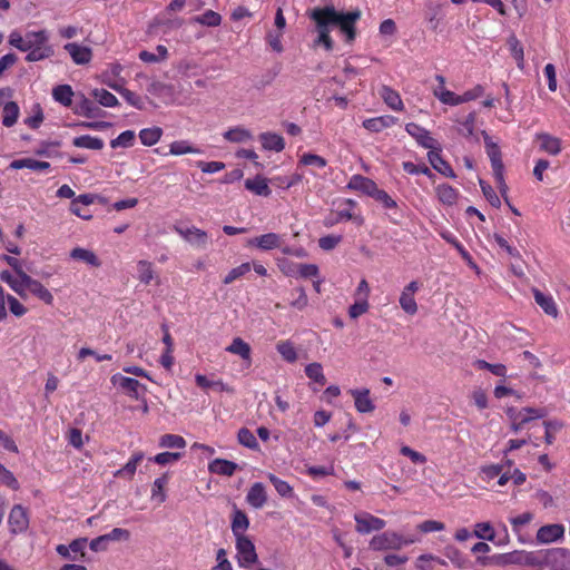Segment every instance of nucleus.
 <instances>
[{
	"instance_id": "50",
	"label": "nucleus",
	"mask_w": 570,
	"mask_h": 570,
	"mask_svg": "<svg viewBox=\"0 0 570 570\" xmlns=\"http://www.w3.org/2000/svg\"><path fill=\"white\" fill-rule=\"evenodd\" d=\"M305 374L309 380L318 383L320 385H325L326 383V377L323 373V366L321 363L314 362L307 364L305 366Z\"/></svg>"
},
{
	"instance_id": "16",
	"label": "nucleus",
	"mask_w": 570,
	"mask_h": 570,
	"mask_svg": "<svg viewBox=\"0 0 570 570\" xmlns=\"http://www.w3.org/2000/svg\"><path fill=\"white\" fill-rule=\"evenodd\" d=\"M63 49L70 55L76 65H88L92 59V50L77 42H69L63 46Z\"/></svg>"
},
{
	"instance_id": "38",
	"label": "nucleus",
	"mask_w": 570,
	"mask_h": 570,
	"mask_svg": "<svg viewBox=\"0 0 570 570\" xmlns=\"http://www.w3.org/2000/svg\"><path fill=\"white\" fill-rule=\"evenodd\" d=\"M200 149L188 140H176L169 145V155L181 156L187 154H200Z\"/></svg>"
},
{
	"instance_id": "4",
	"label": "nucleus",
	"mask_w": 570,
	"mask_h": 570,
	"mask_svg": "<svg viewBox=\"0 0 570 570\" xmlns=\"http://www.w3.org/2000/svg\"><path fill=\"white\" fill-rule=\"evenodd\" d=\"M414 542V539L404 538L396 531H384L371 538L368 548L373 551L400 550Z\"/></svg>"
},
{
	"instance_id": "3",
	"label": "nucleus",
	"mask_w": 570,
	"mask_h": 570,
	"mask_svg": "<svg viewBox=\"0 0 570 570\" xmlns=\"http://www.w3.org/2000/svg\"><path fill=\"white\" fill-rule=\"evenodd\" d=\"M0 279L22 298H27L28 293H30L46 305H53L55 297L52 293L40 281L32 278L27 273H21V279L18 283L13 279L11 272L2 271Z\"/></svg>"
},
{
	"instance_id": "22",
	"label": "nucleus",
	"mask_w": 570,
	"mask_h": 570,
	"mask_svg": "<svg viewBox=\"0 0 570 570\" xmlns=\"http://www.w3.org/2000/svg\"><path fill=\"white\" fill-rule=\"evenodd\" d=\"M397 119L393 116L385 115L374 118H368L363 121V127L371 132H380L385 128L395 125Z\"/></svg>"
},
{
	"instance_id": "18",
	"label": "nucleus",
	"mask_w": 570,
	"mask_h": 570,
	"mask_svg": "<svg viewBox=\"0 0 570 570\" xmlns=\"http://www.w3.org/2000/svg\"><path fill=\"white\" fill-rule=\"evenodd\" d=\"M482 134L484 137L487 154L490 158L491 166L493 169V175L500 176V171L503 170L500 148L495 142L492 141L491 137L485 131H483Z\"/></svg>"
},
{
	"instance_id": "12",
	"label": "nucleus",
	"mask_w": 570,
	"mask_h": 570,
	"mask_svg": "<svg viewBox=\"0 0 570 570\" xmlns=\"http://www.w3.org/2000/svg\"><path fill=\"white\" fill-rule=\"evenodd\" d=\"M110 381L114 385L120 387L134 399H138L140 394L146 392V387L139 381L132 377L124 376L120 373L114 374Z\"/></svg>"
},
{
	"instance_id": "33",
	"label": "nucleus",
	"mask_w": 570,
	"mask_h": 570,
	"mask_svg": "<svg viewBox=\"0 0 570 570\" xmlns=\"http://www.w3.org/2000/svg\"><path fill=\"white\" fill-rule=\"evenodd\" d=\"M245 187L247 190L258 196L268 197L272 193L271 188L268 187L267 179L262 176H256L253 179H246Z\"/></svg>"
},
{
	"instance_id": "29",
	"label": "nucleus",
	"mask_w": 570,
	"mask_h": 570,
	"mask_svg": "<svg viewBox=\"0 0 570 570\" xmlns=\"http://www.w3.org/2000/svg\"><path fill=\"white\" fill-rule=\"evenodd\" d=\"M237 468L236 463L225 459H215L208 464L209 472L225 476H232Z\"/></svg>"
},
{
	"instance_id": "6",
	"label": "nucleus",
	"mask_w": 570,
	"mask_h": 570,
	"mask_svg": "<svg viewBox=\"0 0 570 570\" xmlns=\"http://www.w3.org/2000/svg\"><path fill=\"white\" fill-rule=\"evenodd\" d=\"M235 541L237 564L240 568H250L258 561L254 542L249 537H239Z\"/></svg>"
},
{
	"instance_id": "10",
	"label": "nucleus",
	"mask_w": 570,
	"mask_h": 570,
	"mask_svg": "<svg viewBox=\"0 0 570 570\" xmlns=\"http://www.w3.org/2000/svg\"><path fill=\"white\" fill-rule=\"evenodd\" d=\"M8 525L12 534L26 532L29 528V515L27 509L21 504L13 505L9 512Z\"/></svg>"
},
{
	"instance_id": "17",
	"label": "nucleus",
	"mask_w": 570,
	"mask_h": 570,
	"mask_svg": "<svg viewBox=\"0 0 570 570\" xmlns=\"http://www.w3.org/2000/svg\"><path fill=\"white\" fill-rule=\"evenodd\" d=\"M406 132L412 136L419 145L424 148L433 149L436 141L431 137L430 132L417 124L409 122L405 126Z\"/></svg>"
},
{
	"instance_id": "48",
	"label": "nucleus",
	"mask_w": 570,
	"mask_h": 570,
	"mask_svg": "<svg viewBox=\"0 0 570 570\" xmlns=\"http://www.w3.org/2000/svg\"><path fill=\"white\" fill-rule=\"evenodd\" d=\"M436 195L439 200L445 205H453L458 199V191L446 184L436 187Z\"/></svg>"
},
{
	"instance_id": "58",
	"label": "nucleus",
	"mask_w": 570,
	"mask_h": 570,
	"mask_svg": "<svg viewBox=\"0 0 570 570\" xmlns=\"http://www.w3.org/2000/svg\"><path fill=\"white\" fill-rule=\"evenodd\" d=\"M474 535L479 539L493 541L495 533L490 522H479L474 525Z\"/></svg>"
},
{
	"instance_id": "23",
	"label": "nucleus",
	"mask_w": 570,
	"mask_h": 570,
	"mask_svg": "<svg viewBox=\"0 0 570 570\" xmlns=\"http://www.w3.org/2000/svg\"><path fill=\"white\" fill-rule=\"evenodd\" d=\"M223 137L229 142L246 144L253 140L254 135L249 129L243 126H235L226 130Z\"/></svg>"
},
{
	"instance_id": "20",
	"label": "nucleus",
	"mask_w": 570,
	"mask_h": 570,
	"mask_svg": "<svg viewBox=\"0 0 570 570\" xmlns=\"http://www.w3.org/2000/svg\"><path fill=\"white\" fill-rule=\"evenodd\" d=\"M346 187L351 190L361 191L370 197H372L377 189V185L374 180L362 175H353Z\"/></svg>"
},
{
	"instance_id": "28",
	"label": "nucleus",
	"mask_w": 570,
	"mask_h": 570,
	"mask_svg": "<svg viewBox=\"0 0 570 570\" xmlns=\"http://www.w3.org/2000/svg\"><path fill=\"white\" fill-rule=\"evenodd\" d=\"M248 527L249 520L247 515L243 511L235 508L232 519V532L235 539L239 537H247L245 532L248 529Z\"/></svg>"
},
{
	"instance_id": "57",
	"label": "nucleus",
	"mask_w": 570,
	"mask_h": 570,
	"mask_svg": "<svg viewBox=\"0 0 570 570\" xmlns=\"http://www.w3.org/2000/svg\"><path fill=\"white\" fill-rule=\"evenodd\" d=\"M533 518L534 515L532 512H523L519 515L511 517L509 521L511 523L513 532L520 533L521 530L533 520Z\"/></svg>"
},
{
	"instance_id": "35",
	"label": "nucleus",
	"mask_w": 570,
	"mask_h": 570,
	"mask_svg": "<svg viewBox=\"0 0 570 570\" xmlns=\"http://www.w3.org/2000/svg\"><path fill=\"white\" fill-rule=\"evenodd\" d=\"M507 45L512 58L515 60L517 66L520 70L524 69V51L521 42L518 38L512 35L508 38Z\"/></svg>"
},
{
	"instance_id": "25",
	"label": "nucleus",
	"mask_w": 570,
	"mask_h": 570,
	"mask_svg": "<svg viewBox=\"0 0 570 570\" xmlns=\"http://www.w3.org/2000/svg\"><path fill=\"white\" fill-rule=\"evenodd\" d=\"M145 455L141 451H136L132 453L129 461L119 470L115 472L116 478H126L131 480L136 473L138 464L144 460Z\"/></svg>"
},
{
	"instance_id": "15",
	"label": "nucleus",
	"mask_w": 570,
	"mask_h": 570,
	"mask_svg": "<svg viewBox=\"0 0 570 570\" xmlns=\"http://www.w3.org/2000/svg\"><path fill=\"white\" fill-rule=\"evenodd\" d=\"M176 232L193 246L205 248L208 243L207 233L197 227L176 228Z\"/></svg>"
},
{
	"instance_id": "42",
	"label": "nucleus",
	"mask_w": 570,
	"mask_h": 570,
	"mask_svg": "<svg viewBox=\"0 0 570 570\" xmlns=\"http://www.w3.org/2000/svg\"><path fill=\"white\" fill-rule=\"evenodd\" d=\"M53 99L65 107H69L72 102L73 91L69 85H59L52 89Z\"/></svg>"
},
{
	"instance_id": "26",
	"label": "nucleus",
	"mask_w": 570,
	"mask_h": 570,
	"mask_svg": "<svg viewBox=\"0 0 570 570\" xmlns=\"http://www.w3.org/2000/svg\"><path fill=\"white\" fill-rule=\"evenodd\" d=\"M380 96L383 101L395 111H402L404 109V104L401 99V96L397 91L392 89L389 86H382L380 89Z\"/></svg>"
},
{
	"instance_id": "1",
	"label": "nucleus",
	"mask_w": 570,
	"mask_h": 570,
	"mask_svg": "<svg viewBox=\"0 0 570 570\" xmlns=\"http://www.w3.org/2000/svg\"><path fill=\"white\" fill-rule=\"evenodd\" d=\"M311 17L315 21L318 32V39L316 42L323 45L326 50H331L333 48V42L330 37L331 28H340L341 32L346 36L347 41L354 40V24L361 18V12L356 10L342 13L336 11L334 7H324L315 9Z\"/></svg>"
},
{
	"instance_id": "53",
	"label": "nucleus",
	"mask_w": 570,
	"mask_h": 570,
	"mask_svg": "<svg viewBox=\"0 0 570 570\" xmlns=\"http://www.w3.org/2000/svg\"><path fill=\"white\" fill-rule=\"evenodd\" d=\"M168 482V479L166 475H163L160 478H157L151 488V499L156 500L158 503H164L166 501V493H165V487Z\"/></svg>"
},
{
	"instance_id": "64",
	"label": "nucleus",
	"mask_w": 570,
	"mask_h": 570,
	"mask_svg": "<svg viewBox=\"0 0 570 570\" xmlns=\"http://www.w3.org/2000/svg\"><path fill=\"white\" fill-rule=\"evenodd\" d=\"M282 37L283 31L279 30H271L266 35V42L268 43L271 49L277 53H281L284 50L282 45Z\"/></svg>"
},
{
	"instance_id": "9",
	"label": "nucleus",
	"mask_w": 570,
	"mask_h": 570,
	"mask_svg": "<svg viewBox=\"0 0 570 570\" xmlns=\"http://www.w3.org/2000/svg\"><path fill=\"white\" fill-rule=\"evenodd\" d=\"M544 567L552 570H570V551L564 548L544 550Z\"/></svg>"
},
{
	"instance_id": "63",
	"label": "nucleus",
	"mask_w": 570,
	"mask_h": 570,
	"mask_svg": "<svg viewBox=\"0 0 570 570\" xmlns=\"http://www.w3.org/2000/svg\"><path fill=\"white\" fill-rule=\"evenodd\" d=\"M0 483L12 489L18 490L20 484L13 473L0 463Z\"/></svg>"
},
{
	"instance_id": "31",
	"label": "nucleus",
	"mask_w": 570,
	"mask_h": 570,
	"mask_svg": "<svg viewBox=\"0 0 570 570\" xmlns=\"http://www.w3.org/2000/svg\"><path fill=\"white\" fill-rule=\"evenodd\" d=\"M225 351L238 355L244 361L250 362L252 348L249 344L240 337H235Z\"/></svg>"
},
{
	"instance_id": "41",
	"label": "nucleus",
	"mask_w": 570,
	"mask_h": 570,
	"mask_svg": "<svg viewBox=\"0 0 570 570\" xmlns=\"http://www.w3.org/2000/svg\"><path fill=\"white\" fill-rule=\"evenodd\" d=\"M137 277L140 283L148 285L155 278L154 264L149 261H138L137 263Z\"/></svg>"
},
{
	"instance_id": "55",
	"label": "nucleus",
	"mask_w": 570,
	"mask_h": 570,
	"mask_svg": "<svg viewBox=\"0 0 570 570\" xmlns=\"http://www.w3.org/2000/svg\"><path fill=\"white\" fill-rule=\"evenodd\" d=\"M268 480L274 485L276 492L283 497V498H291L293 495V488L289 485L288 482L277 478L276 475L269 473Z\"/></svg>"
},
{
	"instance_id": "13",
	"label": "nucleus",
	"mask_w": 570,
	"mask_h": 570,
	"mask_svg": "<svg viewBox=\"0 0 570 570\" xmlns=\"http://www.w3.org/2000/svg\"><path fill=\"white\" fill-rule=\"evenodd\" d=\"M283 244L282 237L276 233H267L247 240V246L257 247L262 250H272L281 248Z\"/></svg>"
},
{
	"instance_id": "21",
	"label": "nucleus",
	"mask_w": 570,
	"mask_h": 570,
	"mask_svg": "<svg viewBox=\"0 0 570 570\" xmlns=\"http://www.w3.org/2000/svg\"><path fill=\"white\" fill-rule=\"evenodd\" d=\"M246 502L254 509H261L265 505L267 493L263 483L256 482L249 488L246 494Z\"/></svg>"
},
{
	"instance_id": "45",
	"label": "nucleus",
	"mask_w": 570,
	"mask_h": 570,
	"mask_svg": "<svg viewBox=\"0 0 570 570\" xmlns=\"http://www.w3.org/2000/svg\"><path fill=\"white\" fill-rule=\"evenodd\" d=\"M91 95L104 107L112 108L119 105L117 97L106 89H94Z\"/></svg>"
},
{
	"instance_id": "60",
	"label": "nucleus",
	"mask_w": 570,
	"mask_h": 570,
	"mask_svg": "<svg viewBox=\"0 0 570 570\" xmlns=\"http://www.w3.org/2000/svg\"><path fill=\"white\" fill-rule=\"evenodd\" d=\"M299 165L311 166L315 168H324L327 161L316 154L305 153L299 157Z\"/></svg>"
},
{
	"instance_id": "62",
	"label": "nucleus",
	"mask_w": 570,
	"mask_h": 570,
	"mask_svg": "<svg viewBox=\"0 0 570 570\" xmlns=\"http://www.w3.org/2000/svg\"><path fill=\"white\" fill-rule=\"evenodd\" d=\"M401 308L409 315H414L417 312V304L413 295L402 292L399 298Z\"/></svg>"
},
{
	"instance_id": "39",
	"label": "nucleus",
	"mask_w": 570,
	"mask_h": 570,
	"mask_svg": "<svg viewBox=\"0 0 570 570\" xmlns=\"http://www.w3.org/2000/svg\"><path fill=\"white\" fill-rule=\"evenodd\" d=\"M540 148L550 155H558L561 151L560 139L548 134L538 135Z\"/></svg>"
},
{
	"instance_id": "11",
	"label": "nucleus",
	"mask_w": 570,
	"mask_h": 570,
	"mask_svg": "<svg viewBox=\"0 0 570 570\" xmlns=\"http://www.w3.org/2000/svg\"><path fill=\"white\" fill-rule=\"evenodd\" d=\"M566 528L560 523L542 525L538 529L535 540L540 544H551L563 540Z\"/></svg>"
},
{
	"instance_id": "19",
	"label": "nucleus",
	"mask_w": 570,
	"mask_h": 570,
	"mask_svg": "<svg viewBox=\"0 0 570 570\" xmlns=\"http://www.w3.org/2000/svg\"><path fill=\"white\" fill-rule=\"evenodd\" d=\"M435 79L440 85L433 90V94L442 104L449 106H458L462 104L460 95H456L445 88V78L443 76L438 75Z\"/></svg>"
},
{
	"instance_id": "54",
	"label": "nucleus",
	"mask_w": 570,
	"mask_h": 570,
	"mask_svg": "<svg viewBox=\"0 0 570 570\" xmlns=\"http://www.w3.org/2000/svg\"><path fill=\"white\" fill-rule=\"evenodd\" d=\"M444 554L458 569L465 568L466 559L458 548L453 546H446L444 548Z\"/></svg>"
},
{
	"instance_id": "44",
	"label": "nucleus",
	"mask_w": 570,
	"mask_h": 570,
	"mask_svg": "<svg viewBox=\"0 0 570 570\" xmlns=\"http://www.w3.org/2000/svg\"><path fill=\"white\" fill-rule=\"evenodd\" d=\"M435 563L441 564V566H446L445 560H443L439 557H435L431 553H425V554H421L416 558L415 568H416V570H433Z\"/></svg>"
},
{
	"instance_id": "59",
	"label": "nucleus",
	"mask_w": 570,
	"mask_h": 570,
	"mask_svg": "<svg viewBox=\"0 0 570 570\" xmlns=\"http://www.w3.org/2000/svg\"><path fill=\"white\" fill-rule=\"evenodd\" d=\"M460 126L458 131L463 137H472L474 134L475 127V112H470L462 121L459 122Z\"/></svg>"
},
{
	"instance_id": "5",
	"label": "nucleus",
	"mask_w": 570,
	"mask_h": 570,
	"mask_svg": "<svg viewBox=\"0 0 570 570\" xmlns=\"http://www.w3.org/2000/svg\"><path fill=\"white\" fill-rule=\"evenodd\" d=\"M449 8L448 2L439 0H426L423 9V18L428 27L432 31H436L443 23L446 9Z\"/></svg>"
},
{
	"instance_id": "51",
	"label": "nucleus",
	"mask_w": 570,
	"mask_h": 570,
	"mask_svg": "<svg viewBox=\"0 0 570 570\" xmlns=\"http://www.w3.org/2000/svg\"><path fill=\"white\" fill-rule=\"evenodd\" d=\"M19 117V107L16 102L9 101L3 107L2 122L6 127H12Z\"/></svg>"
},
{
	"instance_id": "14",
	"label": "nucleus",
	"mask_w": 570,
	"mask_h": 570,
	"mask_svg": "<svg viewBox=\"0 0 570 570\" xmlns=\"http://www.w3.org/2000/svg\"><path fill=\"white\" fill-rule=\"evenodd\" d=\"M350 394L354 400V405L360 413H371L375 410V404L371 399L368 389H354L350 390Z\"/></svg>"
},
{
	"instance_id": "43",
	"label": "nucleus",
	"mask_w": 570,
	"mask_h": 570,
	"mask_svg": "<svg viewBox=\"0 0 570 570\" xmlns=\"http://www.w3.org/2000/svg\"><path fill=\"white\" fill-rule=\"evenodd\" d=\"M159 448L184 450L187 445L186 440L178 434H164L158 441Z\"/></svg>"
},
{
	"instance_id": "40",
	"label": "nucleus",
	"mask_w": 570,
	"mask_h": 570,
	"mask_svg": "<svg viewBox=\"0 0 570 570\" xmlns=\"http://www.w3.org/2000/svg\"><path fill=\"white\" fill-rule=\"evenodd\" d=\"M514 414L521 423L527 424L532 420L544 417L547 415V411L541 407H523L519 411L514 410Z\"/></svg>"
},
{
	"instance_id": "46",
	"label": "nucleus",
	"mask_w": 570,
	"mask_h": 570,
	"mask_svg": "<svg viewBox=\"0 0 570 570\" xmlns=\"http://www.w3.org/2000/svg\"><path fill=\"white\" fill-rule=\"evenodd\" d=\"M163 135V130L159 127L144 128L139 131V139L144 146L156 145Z\"/></svg>"
},
{
	"instance_id": "2",
	"label": "nucleus",
	"mask_w": 570,
	"mask_h": 570,
	"mask_svg": "<svg viewBox=\"0 0 570 570\" xmlns=\"http://www.w3.org/2000/svg\"><path fill=\"white\" fill-rule=\"evenodd\" d=\"M9 43L20 51L27 52L26 60L36 62L53 56V48L49 45L47 30L28 31L21 35L17 31L9 36Z\"/></svg>"
},
{
	"instance_id": "7",
	"label": "nucleus",
	"mask_w": 570,
	"mask_h": 570,
	"mask_svg": "<svg viewBox=\"0 0 570 570\" xmlns=\"http://www.w3.org/2000/svg\"><path fill=\"white\" fill-rule=\"evenodd\" d=\"M355 531L360 534H368L374 531H381L385 528V520L373 515L366 511H358L354 514Z\"/></svg>"
},
{
	"instance_id": "37",
	"label": "nucleus",
	"mask_w": 570,
	"mask_h": 570,
	"mask_svg": "<svg viewBox=\"0 0 570 570\" xmlns=\"http://www.w3.org/2000/svg\"><path fill=\"white\" fill-rule=\"evenodd\" d=\"M72 145L78 148L100 150L104 148V140L99 137L83 135V136L75 137L72 140Z\"/></svg>"
},
{
	"instance_id": "36",
	"label": "nucleus",
	"mask_w": 570,
	"mask_h": 570,
	"mask_svg": "<svg viewBox=\"0 0 570 570\" xmlns=\"http://www.w3.org/2000/svg\"><path fill=\"white\" fill-rule=\"evenodd\" d=\"M168 58V49L158 45L155 49V52L141 50L139 52V59L146 63H158L165 61Z\"/></svg>"
},
{
	"instance_id": "32",
	"label": "nucleus",
	"mask_w": 570,
	"mask_h": 570,
	"mask_svg": "<svg viewBox=\"0 0 570 570\" xmlns=\"http://www.w3.org/2000/svg\"><path fill=\"white\" fill-rule=\"evenodd\" d=\"M428 158L432 167L438 170L440 174L446 177H455V174L451 166L442 158L439 151L431 150L428 154Z\"/></svg>"
},
{
	"instance_id": "8",
	"label": "nucleus",
	"mask_w": 570,
	"mask_h": 570,
	"mask_svg": "<svg viewBox=\"0 0 570 570\" xmlns=\"http://www.w3.org/2000/svg\"><path fill=\"white\" fill-rule=\"evenodd\" d=\"M7 306L16 317H22L28 313V308L16 296L8 294L0 285V322L8 317Z\"/></svg>"
},
{
	"instance_id": "27",
	"label": "nucleus",
	"mask_w": 570,
	"mask_h": 570,
	"mask_svg": "<svg viewBox=\"0 0 570 570\" xmlns=\"http://www.w3.org/2000/svg\"><path fill=\"white\" fill-rule=\"evenodd\" d=\"M535 303L544 311L546 314L557 317L559 314L557 304L551 295H546L539 289H533Z\"/></svg>"
},
{
	"instance_id": "30",
	"label": "nucleus",
	"mask_w": 570,
	"mask_h": 570,
	"mask_svg": "<svg viewBox=\"0 0 570 570\" xmlns=\"http://www.w3.org/2000/svg\"><path fill=\"white\" fill-rule=\"evenodd\" d=\"M10 168L12 169H22L28 168L35 171H42L50 168V164L48 161L37 160L33 158H21L11 161Z\"/></svg>"
},
{
	"instance_id": "34",
	"label": "nucleus",
	"mask_w": 570,
	"mask_h": 570,
	"mask_svg": "<svg viewBox=\"0 0 570 570\" xmlns=\"http://www.w3.org/2000/svg\"><path fill=\"white\" fill-rule=\"evenodd\" d=\"M70 257L76 261H81L92 267H99L101 265L98 256L90 249L76 247L70 252Z\"/></svg>"
},
{
	"instance_id": "56",
	"label": "nucleus",
	"mask_w": 570,
	"mask_h": 570,
	"mask_svg": "<svg viewBox=\"0 0 570 570\" xmlns=\"http://www.w3.org/2000/svg\"><path fill=\"white\" fill-rule=\"evenodd\" d=\"M252 269L250 263H243L237 267L232 268L224 277L223 283L229 285L242 276L246 275Z\"/></svg>"
},
{
	"instance_id": "24",
	"label": "nucleus",
	"mask_w": 570,
	"mask_h": 570,
	"mask_svg": "<svg viewBox=\"0 0 570 570\" xmlns=\"http://www.w3.org/2000/svg\"><path fill=\"white\" fill-rule=\"evenodd\" d=\"M258 138L265 150L279 153L285 148L284 138L276 132H262Z\"/></svg>"
},
{
	"instance_id": "61",
	"label": "nucleus",
	"mask_w": 570,
	"mask_h": 570,
	"mask_svg": "<svg viewBox=\"0 0 570 570\" xmlns=\"http://www.w3.org/2000/svg\"><path fill=\"white\" fill-rule=\"evenodd\" d=\"M135 141V131L126 130L122 131L117 138L110 141V146L112 148L124 147L128 148L134 145Z\"/></svg>"
},
{
	"instance_id": "49",
	"label": "nucleus",
	"mask_w": 570,
	"mask_h": 570,
	"mask_svg": "<svg viewBox=\"0 0 570 570\" xmlns=\"http://www.w3.org/2000/svg\"><path fill=\"white\" fill-rule=\"evenodd\" d=\"M345 205L347 206V208H344V209H341L337 212L338 220H343V219L353 220L358 226L363 225V223H364L363 217L361 215H356L353 213V208L356 206V203L352 199H346Z\"/></svg>"
},
{
	"instance_id": "47",
	"label": "nucleus",
	"mask_w": 570,
	"mask_h": 570,
	"mask_svg": "<svg viewBox=\"0 0 570 570\" xmlns=\"http://www.w3.org/2000/svg\"><path fill=\"white\" fill-rule=\"evenodd\" d=\"M276 350L277 352L281 354V356L283 357L284 361L288 362V363H294L296 362L298 355H297V352H296V348L294 346V344L286 340V341H279L277 344H276Z\"/></svg>"
},
{
	"instance_id": "52",
	"label": "nucleus",
	"mask_w": 570,
	"mask_h": 570,
	"mask_svg": "<svg viewBox=\"0 0 570 570\" xmlns=\"http://www.w3.org/2000/svg\"><path fill=\"white\" fill-rule=\"evenodd\" d=\"M303 179V176L298 173H295L291 176H276L272 179V183L282 189H289L291 187L299 184Z\"/></svg>"
}]
</instances>
